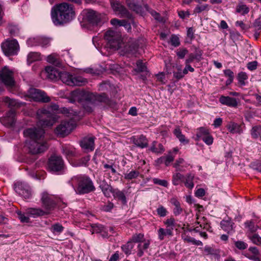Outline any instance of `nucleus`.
<instances>
[{
  "mask_svg": "<svg viewBox=\"0 0 261 261\" xmlns=\"http://www.w3.org/2000/svg\"><path fill=\"white\" fill-rule=\"evenodd\" d=\"M44 130L42 128L31 127L25 129L23 134L30 140L27 143L29 151L32 154L41 153L45 151L48 146L44 139Z\"/></svg>",
  "mask_w": 261,
  "mask_h": 261,
  "instance_id": "obj_1",
  "label": "nucleus"
},
{
  "mask_svg": "<svg viewBox=\"0 0 261 261\" xmlns=\"http://www.w3.org/2000/svg\"><path fill=\"white\" fill-rule=\"evenodd\" d=\"M51 14L53 22L56 25L67 23L74 17L72 5L66 3L57 5L52 9Z\"/></svg>",
  "mask_w": 261,
  "mask_h": 261,
  "instance_id": "obj_2",
  "label": "nucleus"
},
{
  "mask_svg": "<svg viewBox=\"0 0 261 261\" xmlns=\"http://www.w3.org/2000/svg\"><path fill=\"white\" fill-rule=\"evenodd\" d=\"M76 194L83 195L93 192L95 190L91 179L85 175H78L72 177L69 181Z\"/></svg>",
  "mask_w": 261,
  "mask_h": 261,
  "instance_id": "obj_3",
  "label": "nucleus"
},
{
  "mask_svg": "<svg viewBox=\"0 0 261 261\" xmlns=\"http://www.w3.org/2000/svg\"><path fill=\"white\" fill-rule=\"evenodd\" d=\"M59 109L58 105L54 103L50 105L48 110L42 108L37 110L36 113L38 119L37 125L42 127L51 126L56 122L58 117L51 111H57Z\"/></svg>",
  "mask_w": 261,
  "mask_h": 261,
  "instance_id": "obj_4",
  "label": "nucleus"
},
{
  "mask_svg": "<svg viewBox=\"0 0 261 261\" xmlns=\"http://www.w3.org/2000/svg\"><path fill=\"white\" fill-rule=\"evenodd\" d=\"M72 102L81 103L84 109L88 112H91L95 102L93 99V93L82 90H75L71 93Z\"/></svg>",
  "mask_w": 261,
  "mask_h": 261,
  "instance_id": "obj_5",
  "label": "nucleus"
},
{
  "mask_svg": "<svg viewBox=\"0 0 261 261\" xmlns=\"http://www.w3.org/2000/svg\"><path fill=\"white\" fill-rule=\"evenodd\" d=\"M59 79H60L63 83L70 86H81L87 82L86 79L82 76H73L66 71L61 72Z\"/></svg>",
  "mask_w": 261,
  "mask_h": 261,
  "instance_id": "obj_6",
  "label": "nucleus"
},
{
  "mask_svg": "<svg viewBox=\"0 0 261 261\" xmlns=\"http://www.w3.org/2000/svg\"><path fill=\"white\" fill-rule=\"evenodd\" d=\"M105 38L107 40V46L113 49H118L120 47L121 36L120 33L109 30L106 32Z\"/></svg>",
  "mask_w": 261,
  "mask_h": 261,
  "instance_id": "obj_7",
  "label": "nucleus"
},
{
  "mask_svg": "<svg viewBox=\"0 0 261 261\" xmlns=\"http://www.w3.org/2000/svg\"><path fill=\"white\" fill-rule=\"evenodd\" d=\"M13 72L5 67L0 71V93L3 91L2 84L8 87H12L14 85Z\"/></svg>",
  "mask_w": 261,
  "mask_h": 261,
  "instance_id": "obj_8",
  "label": "nucleus"
},
{
  "mask_svg": "<svg viewBox=\"0 0 261 261\" xmlns=\"http://www.w3.org/2000/svg\"><path fill=\"white\" fill-rule=\"evenodd\" d=\"M110 1L113 11L117 15L121 18H126L130 20H133V17L132 14L118 1L116 0H110Z\"/></svg>",
  "mask_w": 261,
  "mask_h": 261,
  "instance_id": "obj_9",
  "label": "nucleus"
},
{
  "mask_svg": "<svg viewBox=\"0 0 261 261\" xmlns=\"http://www.w3.org/2000/svg\"><path fill=\"white\" fill-rule=\"evenodd\" d=\"M2 49L6 56H13L17 54L19 45L16 40H7L2 44Z\"/></svg>",
  "mask_w": 261,
  "mask_h": 261,
  "instance_id": "obj_10",
  "label": "nucleus"
},
{
  "mask_svg": "<svg viewBox=\"0 0 261 261\" xmlns=\"http://www.w3.org/2000/svg\"><path fill=\"white\" fill-rule=\"evenodd\" d=\"M28 95L34 101L47 102L50 98L43 91L36 88H31L28 91Z\"/></svg>",
  "mask_w": 261,
  "mask_h": 261,
  "instance_id": "obj_11",
  "label": "nucleus"
},
{
  "mask_svg": "<svg viewBox=\"0 0 261 261\" xmlns=\"http://www.w3.org/2000/svg\"><path fill=\"white\" fill-rule=\"evenodd\" d=\"M14 189L16 193L25 199H29L32 196L31 189L25 182H17L14 185Z\"/></svg>",
  "mask_w": 261,
  "mask_h": 261,
  "instance_id": "obj_12",
  "label": "nucleus"
},
{
  "mask_svg": "<svg viewBox=\"0 0 261 261\" xmlns=\"http://www.w3.org/2000/svg\"><path fill=\"white\" fill-rule=\"evenodd\" d=\"M74 127V124L71 121H62L56 128V133L64 137L68 135Z\"/></svg>",
  "mask_w": 261,
  "mask_h": 261,
  "instance_id": "obj_13",
  "label": "nucleus"
},
{
  "mask_svg": "<svg viewBox=\"0 0 261 261\" xmlns=\"http://www.w3.org/2000/svg\"><path fill=\"white\" fill-rule=\"evenodd\" d=\"M64 162L61 157L51 156L48 161V168L50 171L57 172L62 170Z\"/></svg>",
  "mask_w": 261,
  "mask_h": 261,
  "instance_id": "obj_14",
  "label": "nucleus"
},
{
  "mask_svg": "<svg viewBox=\"0 0 261 261\" xmlns=\"http://www.w3.org/2000/svg\"><path fill=\"white\" fill-rule=\"evenodd\" d=\"M41 202L43 206L47 211L53 210L56 205L55 197L47 192H43L42 194Z\"/></svg>",
  "mask_w": 261,
  "mask_h": 261,
  "instance_id": "obj_15",
  "label": "nucleus"
},
{
  "mask_svg": "<svg viewBox=\"0 0 261 261\" xmlns=\"http://www.w3.org/2000/svg\"><path fill=\"white\" fill-rule=\"evenodd\" d=\"M85 16L87 21L92 24H98L101 19V15L95 11L88 9L85 11Z\"/></svg>",
  "mask_w": 261,
  "mask_h": 261,
  "instance_id": "obj_16",
  "label": "nucleus"
},
{
  "mask_svg": "<svg viewBox=\"0 0 261 261\" xmlns=\"http://www.w3.org/2000/svg\"><path fill=\"white\" fill-rule=\"evenodd\" d=\"M15 111L11 109L6 113L5 117L0 119V121L3 125L7 127H12L15 124Z\"/></svg>",
  "mask_w": 261,
  "mask_h": 261,
  "instance_id": "obj_17",
  "label": "nucleus"
},
{
  "mask_svg": "<svg viewBox=\"0 0 261 261\" xmlns=\"http://www.w3.org/2000/svg\"><path fill=\"white\" fill-rule=\"evenodd\" d=\"M94 137H85L81 141L80 145L82 148L87 151H91L94 149Z\"/></svg>",
  "mask_w": 261,
  "mask_h": 261,
  "instance_id": "obj_18",
  "label": "nucleus"
},
{
  "mask_svg": "<svg viewBox=\"0 0 261 261\" xmlns=\"http://www.w3.org/2000/svg\"><path fill=\"white\" fill-rule=\"evenodd\" d=\"M219 101L222 105L230 107L237 108L238 105V100L235 98L229 96H221L219 98Z\"/></svg>",
  "mask_w": 261,
  "mask_h": 261,
  "instance_id": "obj_19",
  "label": "nucleus"
},
{
  "mask_svg": "<svg viewBox=\"0 0 261 261\" xmlns=\"http://www.w3.org/2000/svg\"><path fill=\"white\" fill-rule=\"evenodd\" d=\"M45 71L47 73V77L51 80L59 79L61 72L53 66H47L45 68Z\"/></svg>",
  "mask_w": 261,
  "mask_h": 261,
  "instance_id": "obj_20",
  "label": "nucleus"
},
{
  "mask_svg": "<svg viewBox=\"0 0 261 261\" xmlns=\"http://www.w3.org/2000/svg\"><path fill=\"white\" fill-rule=\"evenodd\" d=\"M173 228H160L158 230V238L160 241L164 240L166 237H172L173 235Z\"/></svg>",
  "mask_w": 261,
  "mask_h": 261,
  "instance_id": "obj_21",
  "label": "nucleus"
},
{
  "mask_svg": "<svg viewBox=\"0 0 261 261\" xmlns=\"http://www.w3.org/2000/svg\"><path fill=\"white\" fill-rule=\"evenodd\" d=\"M133 143L138 147L144 148L148 146V140L145 136L143 135L137 138H133Z\"/></svg>",
  "mask_w": 261,
  "mask_h": 261,
  "instance_id": "obj_22",
  "label": "nucleus"
},
{
  "mask_svg": "<svg viewBox=\"0 0 261 261\" xmlns=\"http://www.w3.org/2000/svg\"><path fill=\"white\" fill-rule=\"evenodd\" d=\"M170 202L174 206V208L173 209V213L174 215L176 216L179 215L183 211L182 208L181 207L180 202L175 197L171 198Z\"/></svg>",
  "mask_w": 261,
  "mask_h": 261,
  "instance_id": "obj_23",
  "label": "nucleus"
},
{
  "mask_svg": "<svg viewBox=\"0 0 261 261\" xmlns=\"http://www.w3.org/2000/svg\"><path fill=\"white\" fill-rule=\"evenodd\" d=\"M173 133L181 144H187L189 143V140L187 139L185 135L182 134L181 130L179 126H176L175 128Z\"/></svg>",
  "mask_w": 261,
  "mask_h": 261,
  "instance_id": "obj_24",
  "label": "nucleus"
},
{
  "mask_svg": "<svg viewBox=\"0 0 261 261\" xmlns=\"http://www.w3.org/2000/svg\"><path fill=\"white\" fill-rule=\"evenodd\" d=\"M233 225L234 223L230 220H223L220 223L222 229L228 233L233 231Z\"/></svg>",
  "mask_w": 261,
  "mask_h": 261,
  "instance_id": "obj_25",
  "label": "nucleus"
},
{
  "mask_svg": "<svg viewBox=\"0 0 261 261\" xmlns=\"http://www.w3.org/2000/svg\"><path fill=\"white\" fill-rule=\"evenodd\" d=\"M99 187L101 189L105 196L110 197L111 194H113V190L112 187L106 183L105 181L100 182Z\"/></svg>",
  "mask_w": 261,
  "mask_h": 261,
  "instance_id": "obj_26",
  "label": "nucleus"
},
{
  "mask_svg": "<svg viewBox=\"0 0 261 261\" xmlns=\"http://www.w3.org/2000/svg\"><path fill=\"white\" fill-rule=\"evenodd\" d=\"M4 101L10 108H19L22 106L23 103L19 102L15 99L10 98L8 97H5L3 98Z\"/></svg>",
  "mask_w": 261,
  "mask_h": 261,
  "instance_id": "obj_27",
  "label": "nucleus"
},
{
  "mask_svg": "<svg viewBox=\"0 0 261 261\" xmlns=\"http://www.w3.org/2000/svg\"><path fill=\"white\" fill-rule=\"evenodd\" d=\"M48 213L40 208H30L27 210V214L33 218L43 216Z\"/></svg>",
  "mask_w": 261,
  "mask_h": 261,
  "instance_id": "obj_28",
  "label": "nucleus"
},
{
  "mask_svg": "<svg viewBox=\"0 0 261 261\" xmlns=\"http://www.w3.org/2000/svg\"><path fill=\"white\" fill-rule=\"evenodd\" d=\"M228 130L232 134H241L242 133V129L241 126L234 122H230L226 126Z\"/></svg>",
  "mask_w": 261,
  "mask_h": 261,
  "instance_id": "obj_29",
  "label": "nucleus"
},
{
  "mask_svg": "<svg viewBox=\"0 0 261 261\" xmlns=\"http://www.w3.org/2000/svg\"><path fill=\"white\" fill-rule=\"evenodd\" d=\"M138 49V46L136 43H132L126 44L124 48L125 54L135 55Z\"/></svg>",
  "mask_w": 261,
  "mask_h": 261,
  "instance_id": "obj_30",
  "label": "nucleus"
},
{
  "mask_svg": "<svg viewBox=\"0 0 261 261\" xmlns=\"http://www.w3.org/2000/svg\"><path fill=\"white\" fill-rule=\"evenodd\" d=\"M62 152L67 159H69L70 158L73 156L75 154L74 148L67 146H62Z\"/></svg>",
  "mask_w": 261,
  "mask_h": 261,
  "instance_id": "obj_31",
  "label": "nucleus"
},
{
  "mask_svg": "<svg viewBox=\"0 0 261 261\" xmlns=\"http://www.w3.org/2000/svg\"><path fill=\"white\" fill-rule=\"evenodd\" d=\"M113 195L114 198L120 200L123 204L126 203V198L123 192L118 189L113 190Z\"/></svg>",
  "mask_w": 261,
  "mask_h": 261,
  "instance_id": "obj_32",
  "label": "nucleus"
},
{
  "mask_svg": "<svg viewBox=\"0 0 261 261\" xmlns=\"http://www.w3.org/2000/svg\"><path fill=\"white\" fill-rule=\"evenodd\" d=\"M93 95L94 96V97H93V99L95 102L96 101H98L100 102H104L107 103L109 101L108 96L104 93L100 94H93Z\"/></svg>",
  "mask_w": 261,
  "mask_h": 261,
  "instance_id": "obj_33",
  "label": "nucleus"
},
{
  "mask_svg": "<svg viewBox=\"0 0 261 261\" xmlns=\"http://www.w3.org/2000/svg\"><path fill=\"white\" fill-rule=\"evenodd\" d=\"M150 245L149 241H147L144 244H139L137 246L138 252L137 255L138 257H141L144 254V250L147 249L149 248Z\"/></svg>",
  "mask_w": 261,
  "mask_h": 261,
  "instance_id": "obj_34",
  "label": "nucleus"
},
{
  "mask_svg": "<svg viewBox=\"0 0 261 261\" xmlns=\"http://www.w3.org/2000/svg\"><path fill=\"white\" fill-rule=\"evenodd\" d=\"M184 175L181 173H175L172 176V184L174 186H177L180 183V182L184 181Z\"/></svg>",
  "mask_w": 261,
  "mask_h": 261,
  "instance_id": "obj_35",
  "label": "nucleus"
},
{
  "mask_svg": "<svg viewBox=\"0 0 261 261\" xmlns=\"http://www.w3.org/2000/svg\"><path fill=\"white\" fill-rule=\"evenodd\" d=\"M134 247V245L132 242V241H129L125 244L121 246V249L125 254L129 255L130 254L132 250L133 249Z\"/></svg>",
  "mask_w": 261,
  "mask_h": 261,
  "instance_id": "obj_36",
  "label": "nucleus"
},
{
  "mask_svg": "<svg viewBox=\"0 0 261 261\" xmlns=\"http://www.w3.org/2000/svg\"><path fill=\"white\" fill-rule=\"evenodd\" d=\"M236 12L244 15L249 13V8L246 5L240 4L237 6Z\"/></svg>",
  "mask_w": 261,
  "mask_h": 261,
  "instance_id": "obj_37",
  "label": "nucleus"
},
{
  "mask_svg": "<svg viewBox=\"0 0 261 261\" xmlns=\"http://www.w3.org/2000/svg\"><path fill=\"white\" fill-rule=\"evenodd\" d=\"M202 54L200 51L199 53H197L195 54H190L188 58L186 60V63H191L193 62L194 60H196L198 61H199L201 58Z\"/></svg>",
  "mask_w": 261,
  "mask_h": 261,
  "instance_id": "obj_38",
  "label": "nucleus"
},
{
  "mask_svg": "<svg viewBox=\"0 0 261 261\" xmlns=\"http://www.w3.org/2000/svg\"><path fill=\"white\" fill-rule=\"evenodd\" d=\"M251 135L254 139L259 138L261 135V126L256 125L253 126L251 130Z\"/></svg>",
  "mask_w": 261,
  "mask_h": 261,
  "instance_id": "obj_39",
  "label": "nucleus"
},
{
  "mask_svg": "<svg viewBox=\"0 0 261 261\" xmlns=\"http://www.w3.org/2000/svg\"><path fill=\"white\" fill-rule=\"evenodd\" d=\"M39 60H40V54L37 52H31L28 56L27 61L29 64Z\"/></svg>",
  "mask_w": 261,
  "mask_h": 261,
  "instance_id": "obj_40",
  "label": "nucleus"
},
{
  "mask_svg": "<svg viewBox=\"0 0 261 261\" xmlns=\"http://www.w3.org/2000/svg\"><path fill=\"white\" fill-rule=\"evenodd\" d=\"M173 76L177 80H179L184 77L181 65H177L175 67V70L173 71Z\"/></svg>",
  "mask_w": 261,
  "mask_h": 261,
  "instance_id": "obj_41",
  "label": "nucleus"
},
{
  "mask_svg": "<svg viewBox=\"0 0 261 261\" xmlns=\"http://www.w3.org/2000/svg\"><path fill=\"white\" fill-rule=\"evenodd\" d=\"M194 178V175L191 173L188 174L186 175V180L184 181L185 185L186 187L189 189H192L194 187V184L193 180Z\"/></svg>",
  "mask_w": 261,
  "mask_h": 261,
  "instance_id": "obj_42",
  "label": "nucleus"
},
{
  "mask_svg": "<svg viewBox=\"0 0 261 261\" xmlns=\"http://www.w3.org/2000/svg\"><path fill=\"white\" fill-rule=\"evenodd\" d=\"M209 133L208 130L204 127H200L198 129H197V133H196V137L197 138V139H201L204 136H205L207 135Z\"/></svg>",
  "mask_w": 261,
  "mask_h": 261,
  "instance_id": "obj_43",
  "label": "nucleus"
},
{
  "mask_svg": "<svg viewBox=\"0 0 261 261\" xmlns=\"http://www.w3.org/2000/svg\"><path fill=\"white\" fill-rule=\"evenodd\" d=\"M139 172L137 170H132L129 173L124 174V177L125 179L131 180L137 178L139 175Z\"/></svg>",
  "mask_w": 261,
  "mask_h": 261,
  "instance_id": "obj_44",
  "label": "nucleus"
},
{
  "mask_svg": "<svg viewBox=\"0 0 261 261\" xmlns=\"http://www.w3.org/2000/svg\"><path fill=\"white\" fill-rule=\"evenodd\" d=\"M17 214L18 215V218L20 220L21 222L23 223H28L30 221V216L27 214V212L24 213H22L21 211L17 212Z\"/></svg>",
  "mask_w": 261,
  "mask_h": 261,
  "instance_id": "obj_45",
  "label": "nucleus"
},
{
  "mask_svg": "<svg viewBox=\"0 0 261 261\" xmlns=\"http://www.w3.org/2000/svg\"><path fill=\"white\" fill-rule=\"evenodd\" d=\"M247 79H248V75L247 74V73L246 72H241L238 73V80L239 81V83L241 86H245L246 85L245 81L247 80Z\"/></svg>",
  "mask_w": 261,
  "mask_h": 261,
  "instance_id": "obj_46",
  "label": "nucleus"
},
{
  "mask_svg": "<svg viewBox=\"0 0 261 261\" xmlns=\"http://www.w3.org/2000/svg\"><path fill=\"white\" fill-rule=\"evenodd\" d=\"M50 229L54 233H60L63 231L64 227L59 223H55L51 226Z\"/></svg>",
  "mask_w": 261,
  "mask_h": 261,
  "instance_id": "obj_47",
  "label": "nucleus"
},
{
  "mask_svg": "<svg viewBox=\"0 0 261 261\" xmlns=\"http://www.w3.org/2000/svg\"><path fill=\"white\" fill-rule=\"evenodd\" d=\"M8 30L11 35L16 36L19 34V30L18 27L12 23H10L8 25Z\"/></svg>",
  "mask_w": 261,
  "mask_h": 261,
  "instance_id": "obj_48",
  "label": "nucleus"
},
{
  "mask_svg": "<svg viewBox=\"0 0 261 261\" xmlns=\"http://www.w3.org/2000/svg\"><path fill=\"white\" fill-rule=\"evenodd\" d=\"M91 231L92 233H102L103 231L104 227L102 225L100 224H93L91 225Z\"/></svg>",
  "mask_w": 261,
  "mask_h": 261,
  "instance_id": "obj_49",
  "label": "nucleus"
},
{
  "mask_svg": "<svg viewBox=\"0 0 261 261\" xmlns=\"http://www.w3.org/2000/svg\"><path fill=\"white\" fill-rule=\"evenodd\" d=\"M234 244L237 249L241 250H245L248 247L247 244L242 241H234Z\"/></svg>",
  "mask_w": 261,
  "mask_h": 261,
  "instance_id": "obj_50",
  "label": "nucleus"
},
{
  "mask_svg": "<svg viewBox=\"0 0 261 261\" xmlns=\"http://www.w3.org/2000/svg\"><path fill=\"white\" fill-rule=\"evenodd\" d=\"M209 10L208 5L204 4L202 5H197L194 10V13H200L204 11H208Z\"/></svg>",
  "mask_w": 261,
  "mask_h": 261,
  "instance_id": "obj_51",
  "label": "nucleus"
},
{
  "mask_svg": "<svg viewBox=\"0 0 261 261\" xmlns=\"http://www.w3.org/2000/svg\"><path fill=\"white\" fill-rule=\"evenodd\" d=\"M144 234L142 233H136L134 234L130 240L132 242L140 243L143 241Z\"/></svg>",
  "mask_w": 261,
  "mask_h": 261,
  "instance_id": "obj_52",
  "label": "nucleus"
},
{
  "mask_svg": "<svg viewBox=\"0 0 261 261\" xmlns=\"http://www.w3.org/2000/svg\"><path fill=\"white\" fill-rule=\"evenodd\" d=\"M34 40H36L38 45H40L43 47H45L48 45L50 42L48 38L43 37H38L36 39H34Z\"/></svg>",
  "mask_w": 261,
  "mask_h": 261,
  "instance_id": "obj_53",
  "label": "nucleus"
},
{
  "mask_svg": "<svg viewBox=\"0 0 261 261\" xmlns=\"http://www.w3.org/2000/svg\"><path fill=\"white\" fill-rule=\"evenodd\" d=\"M245 226L248 228L249 230L251 232H255L258 229V226L257 225H254V223L253 221H246L245 223Z\"/></svg>",
  "mask_w": 261,
  "mask_h": 261,
  "instance_id": "obj_54",
  "label": "nucleus"
},
{
  "mask_svg": "<svg viewBox=\"0 0 261 261\" xmlns=\"http://www.w3.org/2000/svg\"><path fill=\"white\" fill-rule=\"evenodd\" d=\"M137 68L135 70L138 72H144L146 70L147 67L142 61L139 60L137 62Z\"/></svg>",
  "mask_w": 261,
  "mask_h": 261,
  "instance_id": "obj_55",
  "label": "nucleus"
},
{
  "mask_svg": "<svg viewBox=\"0 0 261 261\" xmlns=\"http://www.w3.org/2000/svg\"><path fill=\"white\" fill-rule=\"evenodd\" d=\"M252 242L256 245H261V237L257 234H254L249 237Z\"/></svg>",
  "mask_w": 261,
  "mask_h": 261,
  "instance_id": "obj_56",
  "label": "nucleus"
},
{
  "mask_svg": "<svg viewBox=\"0 0 261 261\" xmlns=\"http://www.w3.org/2000/svg\"><path fill=\"white\" fill-rule=\"evenodd\" d=\"M166 225L167 228H173L175 225V221L174 218L170 217L164 222Z\"/></svg>",
  "mask_w": 261,
  "mask_h": 261,
  "instance_id": "obj_57",
  "label": "nucleus"
},
{
  "mask_svg": "<svg viewBox=\"0 0 261 261\" xmlns=\"http://www.w3.org/2000/svg\"><path fill=\"white\" fill-rule=\"evenodd\" d=\"M170 42L172 45L174 47L178 46L180 45L179 38L174 35H172L170 38Z\"/></svg>",
  "mask_w": 261,
  "mask_h": 261,
  "instance_id": "obj_58",
  "label": "nucleus"
},
{
  "mask_svg": "<svg viewBox=\"0 0 261 261\" xmlns=\"http://www.w3.org/2000/svg\"><path fill=\"white\" fill-rule=\"evenodd\" d=\"M188 50L186 48H179L176 51V55L179 59H184L188 54Z\"/></svg>",
  "mask_w": 261,
  "mask_h": 261,
  "instance_id": "obj_59",
  "label": "nucleus"
},
{
  "mask_svg": "<svg viewBox=\"0 0 261 261\" xmlns=\"http://www.w3.org/2000/svg\"><path fill=\"white\" fill-rule=\"evenodd\" d=\"M201 139L202 140V141L208 145H212L213 143L214 140L213 137L210 134L205 136H204V137Z\"/></svg>",
  "mask_w": 261,
  "mask_h": 261,
  "instance_id": "obj_60",
  "label": "nucleus"
},
{
  "mask_svg": "<svg viewBox=\"0 0 261 261\" xmlns=\"http://www.w3.org/2000/svg\"><path fill=\"white\" fill-rule=\"evenodd\" d=\"M258 65V62L256 61L250 62L247 63V67L250 71H253L256 69Z\"/></svg>",
  "mask_w": 261,
  "mask_h": 261,
  "instance_id": "obj_61",
  "label": "nucleus"
},
{
  "mask_svg": "<svg viewBox=\"0 0 261 261\" xmlns=\"http://www.w3.org/2000/svg\"><path fill=\"white\" fill-rule=\"evenodd\" d=\"M153 183L165 187H167L168 183L167 180L164 179H160L158 178H154L153 179Z\"/></svg>",
  "mask_w": 261,
  "mask_h": 261,
  "instance_id": "obj_62",
  "label": "nucleus"
},
{
  "mask_svg": "<svg viewBox=\"0 0 261 261\" xmlns=\"http://www.w3.org/2000/svg\"><path fill=\"white\" fill-rule=\"evenodd\" d=\"M157 214L161 217H165L167 215V210L163 206H160L156 210Z\"/></svg>",
  "mask_w": 261,
  "mask_h": 261,
  "instance_id": "obj_63",
  "label": "nucleus"
},
{
  "mask_svg": "<svg viewBox=\"0 0 261 261\" xmlns=\"http://www.w3.org/2000/svg\"><path fill=\"white\" fill-rule=\"evenodd\" d=\"M204 251L206 255H214L215 254L214 249L208 246H205L204 247Z\"/></svg>",
  "mask_w": 261,
  "mask_h": 261,
  "instance_id": "obj_64",
  "label": "nucleus"
}]
</instances>
